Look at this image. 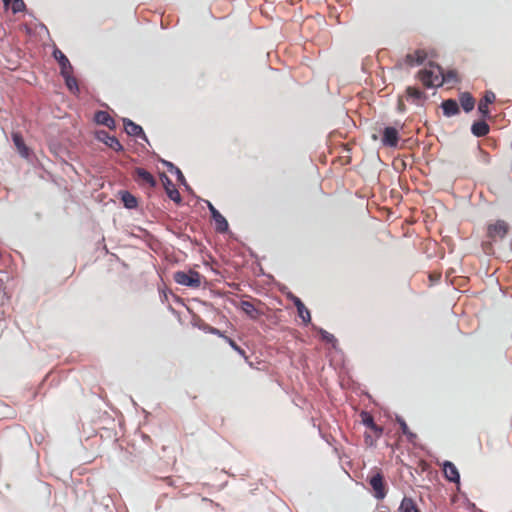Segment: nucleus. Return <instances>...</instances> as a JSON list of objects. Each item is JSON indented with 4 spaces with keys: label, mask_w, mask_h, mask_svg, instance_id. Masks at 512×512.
I'll use <instances>...</instances> for the list:
<instances>
[{
    "label": "nucleus",
    "mask_w": 512,
    "mask_h": 512,
    "mask_svg": "<svg viewBox=\"0 0 512 512\" xmlns=\"http://www.w3.org/2000/svg\"><path fill=\"white\" fill-rule=\"evenodd\" d=\"M203 330H204L205 332H208V333H211V334L217 335V336L222 337V338H224V339H225V337H226L222 331H220L219 329H217V328H215V327L209 326V325H207V324L203 327Z\"/></svg>",
    "instance_id": "obj_32"
},
{
    "label": "nucleus",
    "mask_w": 512,
    "mask_h": 512,
    "mask_svg": "<svg viewBox=\"0 0 512 512\" xmlns=\"http://www.w3.org/2000/svg\"><path fill=\"white\" fill-rule=\"evenodd\" d=\"M405 62L406 64H408L409 66H414L416 65V58H415V54L414 53H409L405 56Z\"/></svg>",
    "instance_id": "obj_34"
},
{
    "label": "nucleus",
    "mask_w": 512,
    "mask_h": 512,
    "mask_svg": "<svg viewBox=\"0 0 512 512\" xmlns=\"http://www.w3.org/2000/svg\"><path fill=\"white\" fill-rule=\"evenodd\" d=\"M94 121L99 124L106 126L107 128L114 130L116 129V122L106 111L99 110L94 114Z\"/></svg>",
    "instance_id": "obj_15"
},
{
    "label": "nucleus",
    "mask_w": 512,
    "mask_h": 512,
    "mask_svg": "<svg viewBox=\"0 0 512 512\" xmlns=\"http://www.w3.org/2000/svg\"><path fill=\"white\" fill-rule=\"evenodd\" d=\"M398 109H399V111H404V109H405V106L401 101L398 104Z\"/></svg>",
    "instance_id": "obj_38"
},
{
    "label": "nucleus",
    "mask_w": 512,
    "mask_h": 512,
    "mask_svg": "<svg viewBox=\"0 0 512 512\" xmlns=\"http://www.w3.org/2000/svg\"><path fill=\"white\" fill-rule=\"evenodd\" d=\"M164 481L167 483V485L169 486H174L175 485V482L174 480L171 478V477H167L164 479Z\"/></svg>",
    "instance_id": "obj_37"
},
{
    "label": "nucleus",
    "mask_w": 512,
    "mask_h": 512,
    "mask_svg": "<svg viewBox=\"0 0 512 512\" xmlns=\"http://www.w3.org/2000/svg\"><path fill=\"white\" fill-rule=\"evenodd\" d=\"M5 7L11 5L13 14H17L26 10V5L23 0H2Z\"/></svg>",
    "instance_id": "obj_28"
},
{
    "label": "nucleus",
    "mask_w": 512,
    "mask_h": 512,
    "mask_svg": "<svg viewBox=\"0 0 512 512\" xmlns=\"http://www.w3.org/2000/svg\"><path fill=\"white\" fill-rule=\"evenodd\" d=\"M159 161L168 169L169 172L176 175L177 181L185 188L188 193L193 194L192 188L187 183L182 171L177 166L165 159H159Z\"/></svg>",
    "instance_id": "obj_11"
},
{
    "label": "nucleus",
    "mask_w": 512,
    "mask_h": 512,
    "mask_svg": "<svg viewBox=\"0 0 512 512\" xmlns=\"http://www.w3.org/2000/svg\"><path fill=\"white\" fill-rule=\"evenodd\" d=\"M52 56L60 66V75L67 72H73V66L67 56L60 49L55 47L52 52Z\"/></svg>",
    "instance_id": "obj_13"
},
{
    "label": "nucleus",
    "mask_w": 512,
    "mask_h": 512,
    "mask_svg": "<svg viewBox=\"0 0 512 512\" xmlns=\"http://www.w3.org/2000/svg\"><path fill=\"white\" fill-rule=\"evenodd\" d=\"M361 421L366 427L375 432L377 438L382 435L383 428L375 423L373 416L369 412H361Z\"/></svg>",
    "instance_id": "obj_18"
},
{
    "label": "nucleus",
    "mask_w": 512,
    "mask_h": 512,
    "mask_svg": "<svg viewBox=\"0 0 512 512\" xmlns=\"http://www.w3.org/2000/svg\"><path fill=\"white\" fill-rule=\"evenodd\" d=\"M288 298L295 305L297 312H298V316L302 319L303 323L305 325L311 323L310 311L305 307L302 300L299 297L295 296L293 293H289Z\"/></svg>",
    "instance_id": "obj_12"
},
{
    "label": "nucleus",
    "mask_w": 512,
    "mask_h": 512,
    "mask_svg": "<svg viewBox=\"0 0 512 512\" xmlns=\"http://www.w3.org/2000/svg\"><path fill=\"white\" fill-rule=\"evenodd\" d=\"M470 507H471V509H473V510H475V509H476V506H475V504H474V503H471V504H470Z\"/></svg>",
    "instance_id": "obj_39"
},
{
    "label": "nucleus",
    "mask_w": 512,
    "mask_h": 512,
    "mask_svg": "<svg viewBox=\"0 0 512 512\" xmlns=\"http://www.w3.org/2000/svg\"><path fill=\"white\" fill-rule=\"evenodd\" d=\"M480 154H481V161L488 164L490 162V156L488 153L480 150Z\"/></svg>",
    "instance_id": "obj_35"
},
{
    "label": "nucleus",
    "mask_w": 512,
    "mask_h": 512,
    "mask_svg": "<svg viewBox=\"0 0 512 512\" xmlns=\"http://www.w3.org/2000/svg\"><path fill=\"white\" fill-rule=\"evenodd\" d=\"M225 341L229 344V346L236 351L240 356L247 359V355L244 349H242L232 338L225 337Z\"/></svg>",
    "instance_id": "obj_31"
},
{
    "label": "nucleus",
    "mask_w": 512,
    "mask_h": 512,
    "mask_svg": "<svg viewBox=\"0 0 512 512\" xmlns=\"http://www.w3.org/2000/svg\"><path fill=\"white\" fill-rule=\"evenodd\" d=\"M315 330L319 333V335L321 336V339L323 341H325L326 343L332 344L333 347L336 346L337 339L335 338V336L333 334L329 333L328 331H326L323 328H316L315 327Z\"/></svg>",
    "instance_id": "obj_30"
},
{
    "label": "nucleus",
    "mask_w": 512,
    "mask_h": 512,
    "mask_svg": "<svg viewBox=\"0 0 512 512\" xmlns=\"http://www.w3.org/2000/svg\"><path fill=\"white\" fill-rule=\"evenodd\" d=\"M160 180L165 188L167 196L176 204H180L182 202L181 195L179 191L175 188L171 179L164 172H162L160 174Z\"/></svg>",
    "instance_id": "obj_10"
},
{
    "label": "nucleus",
    "mask_w": 512,
    "mask_h": 512,
    "mask_svg": "<svg viewBox=\"0 0 512 512\" xmlns=\"http://www.w3.org/2000/svg\"><path fill=\"white\" fill-rule=\"evenodd\" d=\"M205 203L207 204L211 218L215 222L216 231L219 233L227 232L229 229V225L225 217L213 206V204L210 201L205 200Z\"/></svg>",
    "instance_id": "obj_5"
},
{
    "label": "nucleus",
    "mask_w": 512,
    "mask_h": 512,
    "mask_svg": "<svg viewBox=\"0 0 512 512\" xmlns=\"http://www.w3.org/2000/svg\"><path fill=\"white\" fill-rule=\"evenodd\" d=\"M399 131L396 127L387 126L383 129L381 142L385 147H397L399 142Z\"/></svg>",
    "instance_id": "obj_9"
},
{
    "label": "nucleus",
    "mask_w": 512,
    "mask_h": 512,
    "mask_svg": "<svg viewBox=\"0 0 512 512\" xmlns=\"http://www.w3.org/2000/svg\"><path fill=\"white\" fill-rule=\"evenodd\" d=\"M443 114L446 117H452L460 113V108L455 99H446L441 103Z\"/></svg>",
    "instance_id": "obj_20"
},
{
    "label": "nucleus",
    "mask_w": 512,
    "mask_h": 512,
    "mask_svg": "<svg viewBox=\"0 0 512 512\" xmlns=\"http://www.w3.org/2000/svg\"><path fill=\"white\" fill-rule=\"evenodd\" d=\"M418 79L422 82V84L426 88L438 87L437 83L440 82V74L439 72H435L432 68L427 69L424 68L418 72Z\"/></svg>",
    "instance_id": "obj_7"
},
{
    "label": "nucleus",
    "mask_w": 512,
    "mask_h": 512,
    "mask_svg": "<svg viewBox=\"0 0 512 512\" xmlns=\"http://www.w3.org/2000/svg\"><path fill=\"white\" fill-rule=\"evenodd\" d=\"M400 512H421L412 498L404 497L399 506Z\"/></svg>",
    "instance_id": "obj_26"
},
{
    "label": "nucleus",
    "mask_w": 512,
    "mask_h": 512,
    "mask_svg": "<svg viewBox=\"0 0 512 512\" xmlns=\"http://www.w3.org/2000/svg\"><path fill=\"white\" fill-rule=\"evenodd\" d=\"M459 103L464 112L469 113L475 107V99L469 92H462L459 95Z\"/></svg>",
    "instance_id": "obj_22"
},
{
    "label": "nucleus",
    "mask_w": 512,
    "mask_h": 512,
    "mask_svg": "<svg viewBox=\"0 0 512 512\" xmlns=\"http://www.w3.org/2000/svg\"><path fill=\"white\" fill-rule=\"evenodd\" d=\"M416 58V65H421L426 59V53L423 50H416L414 52Z\"/></svg>",
    "instance_id": "obj_33"
},
{
    "label": "nucleus",
    "mask_w": 512,
    "mask_h": 512,
    "mask_svg": "<svg viewBox=\"0 0 512 512\" xmlns=\"http://www.w3.org/2000/svg\"><path fill=\"white\" fill-rule=\"evenodd\" d=\"M509 230L508 224L503 220H497L496 223L490 224L487 229V236L496 241L497 239H503Z\"/></svg>",
    "instance_id": "obj_6"
},
{
    "label": "nucleus",
    "mask_w": 512,
    "mask_h": 512,
    "mask_svg": "<svg viewBox=\"0 0 512 512\" xmlns=\"http://www.w3.org/2000/svg\"><path fill=\"white\" fill-rule=\"evenodd\" d=\"M95 139L113 149L115 152L124 151V147L120 141L115 136L109 135L105 130H97L95 132Z\"/></svg>",
    "instance_id": "obj_4"
},
{
    "label": "nucleus",
    "mask_w": 512,
    "mask_h": 512,
    "mask_svg": "<svg viewBox=\"0 0 512 512\" xmlns=\"http://www.w3.org/2000/svg\"><path fill=\"white\" fill-rule=\"evenodd\" d=\"M12 139H13V142H14V145L17 147L18 151L20 152V154L22 156H25L27 157L28 156V152H29V149L28 147L25 145L24 143V140H23V137L18 134V133H14L12 135Z\"/></svg>",
    "instance_id": "obj_29"
},
{
    "label": "nucleus",
    "mask_w": 512,
    "mask_h": 512,
    "mask_svg": "<svg viewBox=\"0 0 512 512\" xmlns=\"http://www.w3.org/2000/svg\"><path fill=\"white\" fill-rule=\"evenodd\" d=\"M396 421L399 424L402 433L407 437V440L410 443H414L417 435L409 430V427L405 420L401 416H396Z\"/></svg>",
    "instance_id": "obj_27"
},
{
    "label": "nucleus",
    "mask_w": 512,
    "mask_h": 512,
    "mask_svg": "<svg viewBox=\"0 0 512 512\" xmlns=\"http://www.w3.org/2000/svg\"><path fill=\"white\" fill-rule=\"evenodd\" d=\"M122 121L124 125V130L127 133V135L140 138L146 143L150 144L143 128L140 125L133 122L129 118H123Z\"/></svg>",
    "instance_id": "obj_8"
},
{
    "label": "nucleus",
    "mask_w": 512,
    "mask_h": 512,
    "mask_svg": "<svg viewBox=\"0 0 512 512\" xmlns=\"http://www.w3.org/2000/svg\"><path fill=\"white\" fill-rule=\"evenodd\" d=\"M496 100V95L493 91L487 90L485 91L484 95L480 99L478 103V113L480 114L481 118L484 120H490L492 119L491 111L489 109V105L492 104Z\"/></svg>",
    "instance_id": "obj_3"
},
{
    "label": "nucleus",
    "mask_w": 512,
    "mask_h": 512,
    "mask_svg": "<svg viewBox=\"0 0 512 512\" xmlns=\"http://www.w3.org/2000/svg\"><path fill=\"white\" fill-rule=\"evenodd\" d=\"M121 202L126 209H135L138 206L137 198L127 190L119 192Z\"/></svg>",
    "instance_id": "obj_23"
},
{
    "label": "nucleus",
    "mask_w": 512,
    "mask_h": 512,
    "mask_svg": "<svg viewBox=\"0 0 512 512\" xmlns=\"http://www.w3.org/2000/svg\"><path fill=\"white\" fill-rule=\"evenodd\" d=\"M406 97L408 101H411L416 105H422V102L427 99V95L423 91L413 86H408L406 88Z\"/></svg>",
    "instance_id": "obj_16"
},
{
    "label": "nucleus",
    "mask_w": 512,
    "mask_h": 512,
    "mask_svg": "<svg viewBox=\"0 0 512 512\" xmlns=\"http://www.w3.org/2000/svg\"><path fill=\"white\" fill-rule=\"evenodd\" d=\"M240 308L251 320H257L262 315V312L250 301H241Z\"/></svg>",
    "instance_id": "obj_21"
},
{
    "label": "nucleus",
    "mask_w": 512,
    "mask_h": 512,
    "mask_svg": "<svg viewBox=\"0 0 512 512\" xmlns=\"http://www.w3.org/2000/svg\"><path fill=\"white\" fill-rule=\"evenodd\" d=\"M430 67H434L436 70H438L441 80L437 83V86H441L443 83H452L457 82V72L455 70H449L447 73H444L442 67L438 64H435L433 62L429 63Z\"/></svg>",
    "instance_id": "obj_17"
},
{
    "label": "nucleus",
    "mask_w": 512,
    "mask_h": 512,
    "mask_svg": "<svg viewBox=\"0 0 512 512\" xmlns=\"http://www.w3.org/2000/svg\"><path fill=\"white\" fill-rule=\"evenodd\" d=\"M443 473L446 480L452 483L460 482V474L457 467L450 461L443 462Z\"/></svg>",
    "instance_id": "obj_14"
},
{
    "label": "nucleus",
    "mask_w": 512,
    "mask_h": 512,
    "mask_svg": "<svg viewBox=\"0 0 512 512\" xmlns=\"http://www.w3.org/2000/svg\"><path fill=\"white\" fill-rule=\"evenodd\" d=\"M367 481L372 488L373 496L377 500H382L386 497L387 485L384 480V476L380 471L375 472L372 475H369Z\"/></svg>",
    "instance_id": "obj_2"
},
{
    "label": "nucleus",
    "mask_w": 512,
    "mask_h": 512,
    "mask_svg": "<svg viewBox=\"0 0 512 512\" xmlns=\"http://www.w3.org/2000/svg\"><path fill=\"white\" fill-rule=\"evenodd\" d=\"M135 174L137 175V177L140 180H142L143 182L147 183L150 187L155 188L157 186L156 179L146 169L141 168V167H136L135 168Z\"/></svg>",
    "instance_id": "obj_24"
},
{
    "label": "nucleus",
    "mask_w": 512,
    "mask_h": 512,
    "mask_svg": "<svg viewBox=\"0 0 512 512\" xmlns=\"http://www.w3.org/2000/svg\"><path fill=\"white\" fill-rule=\"evenodd\" d=\"M73 72H67L61 74L65 81V85L67 89L72 93H78L79 92V86L76 78L72 75Z\"/></svg>",
    "instance_id": "obj_25"
},
{
    "label": "nucleus",
    "mask_w": 512,
    "mask_h": 512,
    "mask_svg": "<svg viewBox=\"0 0 512 512\" xmlns=\"http://www.w3.org/2000/svg\"><path fill=\"white\" fill-rule=\"evenodd\" d=\"M489 131L490 127L489 124L487 123V120H484L482 118L480 120L474 121L473 124L471 125V133L475 137H484L489 133Z\"/></svg>",
    "instance_id": "obj_19"
},
{
    "label": "nucleus",
    "mask_w": 512,
    "mask_h": 512,
    "mask_svg": "<svg viewBox=\"0 0 512 512\" xmlns=\"http://www.w3.org/2000/svg\"><path fill=\"white\" fill-rule=\"evenodd\" d=\"M201 278V274L194 269H189L188 271L179 270L173 274V280L177 284L189 288H199L201 286Z\"/></svg>",
    "instance_id": "obj_1"
},
{
    "label": "nucleus",
    "mask_w": 512,
    "mask_h": 512,
    "mask_svg": "<svg viewBox=\"0 0 512 512\" xmlns=\"http://www.w3.org/2000/svg\"><path fill=\"white\" fill-rule=\"evenodd\" d=\"M365 443L368 445V446H372L373 445V440L371 438V435L369 434H365Z\"/></svg>",
    "instance_id": "obj_36"
}]
</instances>
